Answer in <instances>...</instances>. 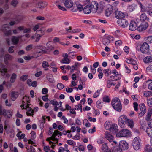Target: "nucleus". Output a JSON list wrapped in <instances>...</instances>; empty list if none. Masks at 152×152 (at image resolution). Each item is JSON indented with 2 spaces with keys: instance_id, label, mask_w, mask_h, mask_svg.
<instances>
[{
  "instance_id": "1",
  "label": "nucleus",
  "mask_w": 152,
  "mask_h": 152,
  "mask_svg": "<svg viewBox=\"0 0 152 152\" xmlns=\"http://www.w3.org/2000/svg\"><path fill=\"white\" fill-rule=\"evenodd\" d=\"M111 104L114 109L116 111L120 112L122 110V105L119 99L118 98L113 99L111 102Z\"/></svg>"
},
{
  "instance_id": "2",
  "label": "nucleus",
  "mask_w": 152,
  "mask_h": 152,
  "mask_svg": "<svg viewBox=\"0 0 152 152\" xmlns=\"http://www.w3.org/2000/svg\"><path fill=\"white\" fill-rule=\"evenodd\" d=\"M131 132L129 130L125 129L121 130L116 134L117 137H121L130 136Z\"/></svg>"
},
{
  "instance_id": "3",
  "label": "nucleus",
  "mask_w": 152,
  "mask_h": 152,
  "mask_svg": "<svg viewBox=\"0 0 152 152\" xmlns=\"http://www.w3.org/2000/svg\"><path fill=\"white\" fill-rule=\"evenodd\" d=\"M141 140L139 137H135L133 140L132 144L135 150H138L140 147Z\"/></svg>"
},
{
  "instance_id": "4",
  "label": "nucleus",
  "mask_w": 152,
  "mask_h": 152,
  "mask_svg": "<svg viewBox=\"0 0 152 152\" xmlns=\"http://www.w3.org/2000/svg\"><path fill=\"white\" fill-rule=\"evenodd\" d=\"M12 114V111L11 110L5 109L0 110V115H4L6 118H10Z\"/></svg>"
},
{
  "instance_id": "5",
  "label": "nucleus",
  "mask_w": 152,
  "mask_h": 152,
  "mask_svg": "<svg viewBox=\"0 0 152 152\" xmlns=\"http://www.w3.org/2000/svg\"><path fill=\"white\" fill-rule=\"evenodd\" d=\"M140 50L143 53H146L149 50V45L146 42H144L141 46Z\"/></svg>"
},
{
  "instance_id": "6",
  "label": "nucleus",
  "mask_w": 152,
  "mask_h": 152,
  "mask_svg": "<svg viewBox=\"0 0 152 152\" xmlns=\"http://www.w3.org/2000/svg\"><path fill=\"white\" fill-rule=\"evenodd\" d=\"M128 119L127 117L125 115H123L121 116L119 118V124L121 127L124 126V125L128 121Z\"/></svg>"
},
{
  "instance_id": "7",
  "label": "nucleus",
  "mask_w": 152,
  "mask_h": 152,
  "mask_svg": "<svg viewBox=\"0 0 152 152\" xmlns=\"http://www.w3.org/2000/svg\"><path fill=\"white\" fill-rule=\"evenodd\" d=\"M30 102L29 97L26 96L22 98V104L21 105V107H25L26 106L27 107H29Z\"/></svg>"
},
{
  "instance_id": "8",
  "label": "nucleus",
  "mask_w": 152,
  "mask_h": 152,
  "mask_svg": "<svg viewBox=\"0 0 152 152\" xmlns=\"http://www.w3.org/2000/svg\"><path fill=\"white\" fill-rule=\"evenodd\" d=\"M90 7L91 8V10L93 13H96L99 11L98 4L96 1H94L91 2L90 5Z\"/></svg>"
},
{
  "instance_id": "9",
  "label": "nucleus",
  "mask_w": 152,
  "mask_h": 152,
  "mask_svg": "<svg viewBox=\"0 0 152 152\" xmlns=\"http://www.w3.org/2000/svg\"><path fill=\"white\" fill-rule=\"evenodd\" d=\"M113 7L110 4H107L105 11V14L106 16H110L113 13Z\"/></svg>"
},
{
  "instance_id": "10",
  "label": "nucleus",
  "mask_w": 152,
  "mask_h": 152,
  "mask_svg": "<svg viewBox=\"0 0 152 152\" xmlns=\"http://www.w3.org/2000/svg\"><path fill=\"white\" fill-rule=\"evenodd\" d=\"M140 112L138 114V116L141 117L144 115L146 113V107L144 104H141L139 105Z\"/></svg>"
},
{
  "instance_id": "11",
  "label": "nucleus",
  "mask_w": 152,
  "mask_h": 152,
  "mask_svg": "<svg viewBox=\"0 0 152 152\" xmlns=\"http://www.w3.org/2000/svg\"><path fill=\"white\" fill-rule=\"evenodd\" d=\"M148 25L147 22L142 23L137 27V30L140 32H142L147 29Z\"/></svg>"
},
{
  "instance_id": "12",
  "label": "nucleus",
  "mask_w": 152,
  "mask_h": 152,
  "mask_svg": "<svg viewBox=\"0 0 152 152\" xmlns=\"http://www.w3.org/2000/svg\"><path fill=\"white\" fill-rule=\"evenodd\" d=\"M118 23L120 26L122 28H125L127 27L128 25V21L124 19L118 20Z\"/></svg>"
},
{
  "instance_id": "13",
  "label": "nucleus",
  "mask_w": 152,
  "mask_h": 152,
  "mask_svg": "<svg viewBox=\"0 0 152 152\" xmlns=\"http://www.w3.org/2000/svg\"><path fill=\"white\" fill-rule=\"evenodd\" d=\"M128 144L126 141L122 140L119 143V148L121 150L127 149L128 148Z\"/></svg>"
},
{
  "instance_id": "14",
  "label": "nucleus",
  "mask_w": 152,
  "mask_h": 152,
  "mask_svg": "<svg viewBox=\"0 0 152 152\" xmlns=\"http://www.w3.org/2000/svg\"><path fill=\"white\" fill-rule=\"evenodd\" d=\"M104 137L110 142H111L114 140V137L107 131L104 133Z\"/></svg>"
},
{
  "instance_id": "15",
  "label": "nucleus",
  "mask_w": 152,
  "mask_h": 152,
  "mask_svg": "<svg viewBox=\"0 0 152 152\" xmlns=\"http://www.w3.org/2000/svg\"><path fill=\"white\" fill-rule=\"evenodd\" d=\"M137 23L134 21H132L130 22L129 26V29L131 31H134L136 29H137Z\"/></svg>"
},
{
  "instance_id": "16",
  "label": "nucleus",
  "mask_w": 152,
  "mask_h": 152,
  "mask_svg": "<svg viewBox=\"0 0 152 152\" xmlns=\"http://www.w3.org/2000/svg\"><path fill=\"white\" fill-rule=\"evenodd\" d=\"M107 4L104 2H100L98 4L99 11L98 12V13H99L102 11L105 6L107 7Z\"/></svg>"
},
{
  "instance_id": "17",
  "label": "nucleus",
  "mask_w": 152,
  "mask_h": 152,
  "mask_svg": "<svg viewBox=\"0 0 152 152\" xmlns=\"http://www.w3.org/2000/svg\"><path fill=\"white\" fill-rule=\"evenodd\" d=\"M42 36V35L38 34L37 32H36L34 35L31 36V39L32 40L35 39V42H38L40 40Z\"/></svg>"
},
{
  "instance_id": "18",
  "label": "nucleus",
  "mask_w": 152,
  "mask_h": 152,
  "mask_svg": "<svg viewBox=\"0 0 152 152\" xmlns=\"http://www.w3.org/2000/svg\"><path fill=\"white\" fill-rule=\"evenodd\" d=\"M35 48L37 50H40L41 51L38 52V53H45L47 52L46 48L43 45H37L36 46Z\"/></svg>"
},
{
  "instance_id": "19",
  "label": "nucleus",
  "mask_w": 152,
  "mask_h": 152,
  "mask_svg": "<svg viewBox=\"0 0 152 152\" xmlns=\"http://www.w3.org/2000/svg\"><path fill=\"white\" fill-rule=\"evenodd\" d=\"M75 5L77 8L76 9H72V11L73 12H76L77 11L80 12L83 10V6L80 4L78 2H75Z\"/></svg>"
},
{
  "instance_id": "20",
  "label": "nucleus",
  "mask_w": 152,
  "mask_h": 152,
  "mask_svg": "<svg viewBox=\"0 0 152 152\" xmlns=\"http://www.w3.org/2000/svg\"><path fill=\"white\" fill-rule=\"evenodd\" d=\"M115 14V17L117 19L122 18L125 16V15L123 13L118 10L116 11Z\"/></svg>"
},
{
  "instance_id": "21",
  "label": "nucleus",
  "mask_w": 152,
  "mask_h": 152,
  "mask_svg": "<svg viewBox=\"0 0 152 152\" xmlns=\"http://www.w3.org/2000/svg\"><path fill=\"white\" fill-rule=\"evenodd\" d=\"M65 6L68 8H70L73 5V2L71 0H66L64 3Z\"/></svg>"
},
{
  "instance_id": "22",
  "label": "nucleus",
  "mask_w": 152,
  "mask_h": 152,
  "mask_svg": "<svg viewBox=\"0 0 152 152\" xmlns=\"http://www.w3.org/2000/svg\"><path fill=\"white\" fill-rule=\"evenodd\" d=\"M118 130V127L117 125L115 124H112L110 127V131L113 134L116 133Z\"/></svg>"
},
{
  "instance_id": "23",
  "label": "nucleus",
  "mask_w": 152,
  "mask_h": 152,
  "mask_svg": "<svg viewBox=\"0 0 152 152\" xmlns=\"http://www.w3.org/2000/svg\"><path fill=\"white\" fill-rule=\"evenodd\" d=\"M113 37L110 36L104 38L103 40V44L105 45L109 44L110 42L111 41L113 40Z\"/></svg>"
},
{
  "instance_id": "24",
  "label": "nucleus",
  "mask_w": 152,
  "mask_h": 152,
  "mask_svg": "<svg viewBox=\"0 0 152 152\" xmlns=\"http://www.w3.org/2000/svg\"><path fill=\"white\" fill-rule=\"evenodd\" d=\"M22 109H26L27 110L26 114L28 116H30L33 115L34 110H32L30 107H27L26 106L25 107H23Z\"/></svg>"
},
{
  "instance_id": "25",
  "label": "nucleus",
  "mask_w": 152,
  "mask_h": 152,
  "mask_svg": "<svg viewBox=\"0 0 152 152\" xmlns=\"http://www.w3.org/2000/svg\"><path fill=\"white\" fill-rule=\"evenodd\" d=\"M83 12L85 14H89L92 11L90 5L86 6L83 9Z\"/></svg>"
},
{
  "instance_id": "26",
  "label": "nucleus",
  "mask_w": 152,
  "mask_h": 152,
  "mask_svg": "<svg viewBox=\"0 0 152 152\" xmlns=\"http://www.w3.org/2000/svg\"><path fill=\"white\" fill-rule=\"evenodd\" d=\"M1 68H0V72L1 73V75L4 76L5 73L7 72V69L6 68L5 65L2 64L1 65Z\"/></svg>"
},
{
  "instance_id": "27",
  "label": "nucleus",
  "mask_w": 152,
  "mask_h": 152,
  "mask_svg": "<svg viewBox=\"0 0 152 152\" xmlns=\"http://www.w3.org/2000/svg\"><path fill=\"white\" fill-rule=\"evenodd\" d=\"M13 58V57L11 55L9 54L5 55L4 58V62L5 64H7L8 63V60H11Z\"/></svg>"
},
{
  "instance_id": "28",
  "label": "nucleus",
  "mask_w": 152,
  "mask_h": 152,
  "mask_svg": "<svg viewBox=\"0 0 152 152\" xmlns=\"http://www.w3.org/2000/svg\"><path fill=\"white\" fill-rule=\"evenodd\" d=\"M143 61L146 64L152 63V56H148L143 59Z\"/></svg>"
},
{
  "instance_id": "29",
  "label": "nucleus",
  "mask_w": 152,
  "mask_h": 152,
  "mask_svg": "<svg viewBox=\"0 0 152 152\" xmlns=\"http://www.w3.org/2000/svg\"><path fill=\"white\" fill-rule=\"evenodd\" d=\"M11 41L14 45L17 44L19 41V38L18 37L13 36L11 38Z\"/></svg>"
},
{
  "instance_id": "30",
  "label": "nucleus",
  "mask_w": 152,
  "mask_h": 152,
  "mask_svg": "<svg viewBox=\"0 0 152 152\" xmlns=\"http://www.w3.org/2000/svg\"><path fill=\"white\" fill-rule=\"evenodd\" d=\"M140 20L141 21H148L149 20V18L147 17L145 13L142 14L140 16Z\"/></svg>"
},
{
  "instance_id": "31",
  "label": "nucleus",
  "mask_w": 152,
  "mask_h": 152,
  "mask_svg": "<svg viewBox=\"0 0 152 152\" xmlns=\"http://www.w3.org/2000/svg\"><path fill=\"white\" fill-rule=\"evenodd\" d=\"M143 96L148 98H150L152 96V92L150 91H145L143 92Z\"/></svg>"
},
{
  "instance_id": "32",
  "label": "nucleus",
  "mask_w": 152,
  "mask_h": 152,
  "mask_svg": "<svg viewBox=\"0 0 152 152\" xmlns=\"http://www.w3.org/2000/svg\"><path fill=\"white\" fill-rule=\"evenodd\" d=\"M126 61L127 63L132 64L133 65H136L137 64L136 61L131 58L126 59Z\"/></svg>"
},
{
  "instance_id": "33",
  "label": "nucleus",
  "mask_w": 152,
  "mask_h": 152,
  "mask_svg": "<svg viewBox=\"0 0 152 152\" xmlns=\"http://www.w3.org/2000/svg\"><path fill=\"white\" fill-rule=\"evenodd\" d=\"M18 92H13L11 93V99L13 101H15L18 97Z\"/></svg>"
},
{
  "instance_id": "34",
  "label": "nucleus",
  "mask_w": 152,
  "mask_h": 152,
  "mask_svg": "<svg viewBox=\"0 0 152 152\" xmlns=\"http://www.w3.org/2000/svg\"><path fill=\"white\" fill-rule=\"evenodd\" d=\"M46 51L48 50L50 51L53 49L54 47L52 45V43L50 42H48L46 43Z\"/></svg>"
},
{
  "instance_id": "35",
  "label": "nucleus",
  "mask_w": 152,
  "mask_h": 152,
  "mask_svg": "<svg viewBox=\"0 0 152 152\" xmlns=\"http://www.w3.org/2000/svg\"><path fill=\"white\" fill-rule=\"evenodd\" d=\"M112 74L114 75H117L118 76V78H115V80H117L120 79L121 77V75L119 74L118 72L116 70H113L112 71Z\"/></svg>"
},
{
  "instance_id": "36",
  "label": "nucleus",
  "mask_w": 152,
  "mask_h": 152,
  "mask_svg": "<svg viewBox=\"0 0 152 152\" xmlns=\"http://www.w3.org/2000/svg\"><path fill=\"white\" fill-rule=\"evenodd\" d=\"M17 76V75L16 74L14 73H13L10 77V82L11 83H14L15 81Z\"/></svg>"
},
{
  "instance_id": "37",
  "label": "nucleus",
  "mask_w": 152,
  "mask_h": 152,
  "mask_svg": "<svg viewBox=\"0 0 152 152\" xmlns=\"http://www.w3.org/2000/svg\"><path fill=\"white\" fill-rule=\"evenodd\" d=\"M140 124H141V128L145 130L146 129H147V125L146 123L142 121H140Z\"/></svg>"
},
{
  "instance_id": "38",
  "label": "nucleus",
  "mask_w": 152,
  "mask_h": 152,
  "mask_svg": "<svg viewBox=\"0 0 152 152\" xmlns=\"http://www.w3.org/2000/svg\"><path fill=\"white\" fill-rule=\"evenodd\" d=\"M47 5V4L46 2H40L38 3V7L39 8H44Z\"/></svg>"
},
{
  "instance_id": "39",
  "label": "nucleus",
  "mask_w": 152,
  "mask_h": 152,
  "mask_svg": "<svg viewBox=\"0 0 152 152\" xmlns=\"http://www.w3.org/2000/svg\"><path fill=\"white\" fill-rule=\"evenodd\" d=\"M111 125H112L111 124L110 122L109 121H106L105 122L104 124V126L106 129H109L110 130V127Z\"/></svg>"
},
{
  "instance_id": "40",
  "label": "nucleus",
  "mask_w": 152,
  "mask_h": 152,
  "mask_svg": "<svg viewBox=\"0 0 152 152\" xmlns=\"http://www.w3.org/2000/svg\"><path fill=\"white\" fill-rule=\"evenodd\" d=\"M71 62V60L69 58H63L61 61V63L63 64H69Z\"/></svg>"
},
{
  "instance_id": "41",
  "label": "nucleus",
  "mask_w": 152,
  "mask_h": 152,
  "mask_svg": "<svg viewBox=\"0 0 152 152\" xmlns=\"http://www.w3.org/2000/svg\"><path fill=\"white\" fill-rule=\"evenodd\" d=\"M42 146L43 147L44 151L46 152H48L50 150V148L49 146L45 145V143L43 142Z\"/></svg>"
},
{
  "instance_id": "42",
  "label": "nucleus",
  "mask_w": 152,
  "mask_h": 152,
  "mask_svg": "<svg viewBox=\"0 0 152 152\" xmlns=\"http://www.w3.org/2000/svg\"><path fill=\"white\" fill-rule=\"evenodd\" d=\"M146 132L149 136L152 137V128L147 127Z\"/></svg>"
},
{
  "instance_id": "43",
  "label": "nucleus",
  "mask_w": 152,
  "mask_h": 152,
  "mask_svg": "<svg viewBox=\"0 0 152 152\" xmlns=\"http://www.w3.org/2000/svg\"><path fill=\"white\" fill-rule=\"evenodd\" d=\"M144 39L145 41L151 43L152 42V36H149L146 37L144 38Z\"/></svg>"
},
{
  "instance_id": "44",
  "label": "nucleus",
  "mask_w": 152,
  "mask_h": 152,
  "mask_svg": "<svg viewBox=\"0 0 152 152\" xmlns=\"http://www.w3.org/2000/svg\"><path fill=\"white\" fill-rule=\"evenodd\" d=\"M79 64L78 63L76 62L75 63V64L72 66V69L70 71L71 73L73 72L74 70H76L78 67Z\"/></svg>"
},
{
  "instance_id": "45",
  "label": "nucleus",
  "mask_w": 152,
  "mask_h": 152,
  "mask_svg": "<svg viewBox=\"0 0 152 152\" xmlns=\"http://www.w3.org/2000/svg\"><path fill=\"white\" fill-rule=\"evenodd\" d=\"M128 125L130 128H133L134 126V123L132 120L128 119V121H127L126 123Z\"/></svg>"
},
{
  "instance_id": "46",
  "label": "nucleus",
  "mask_w": 152,
  "mask_h": 152,
  "mask_svg": "<svg viewBox=\"0 0 152 152\" xmlns=\"http://www.w3.org/2000/svg\"><path fill=\"white\" fill-rule=\"evenodd\" d=\"M48 80L50 83H53L54 82V80L53 78V76L51 75H48L47 77Z\"/></svg>"
},
{
  "instance_id": "47",
  "label": "nucleus",
  "mask_w": 152,
  "mask_h": 152,
  "mask_svg": "<svg viewBox=\"0 0 152 152\" xmlns=\"http://www.w3.org/2000/svg\"><path fill=\"white\" fill-rule=\"evenodd\" d=\"M115 84V83L111 81L108 80L107 81V87L108 88H110L111 86H114Z\"/></svg>"
},
{
  "instance_id": "48",
  "label": "nucleus",
  "mask_w": 152,
  "mask_h": 152,
  "mask_svg": "<svg viewBox=\"0 0 152 152\" xmlns=\"http://www.w3.org/2000/svg\"><path fill=\"white\" fill-rule=\"evenodd\" d=\"M146 101L148 105L150 107H152V96L150 98L147 99Z\"/></svg>"
},
{
  "instance_id": "49",
  "label": "nucleus",
  "mask_w": 152,
  "mask_h": 152,
  "mask_svg": "<svg viewBox=\"0 0 152 152\" xmlns=\"http://www.w3.org/2000/svg\"><path fill=\"white\" fill-rule=\"evenodd\" d=\"M21 132L20 131L17 134V136L18 137L19 139H23L25 137V134H20Z\"/></svg>"
},
{
  "instance_id": "50",
  "label": "nucleus",
  "mask_w": 152,
  "mask_h": 152,
  "mask_svg": "<svg viewBox=\"0 0 152 152\" xmlns=\"http://www.w3.org/2000/svg\"><path fill=\"white\" fill-rule=\"evenodd\" d=\"M56 5L58 7V9L61 11H66V9L63 6L59 4H57Z\"/></svg>"
},
{
  "instance_id": "51",
  "label": "nucleus",
  "mask_w": 152,
  "mask_h": 152,
  "mask_svg": "<svg viewBox=\"0 0 152 152\" xmlns=\"http://www.w3.org/2000/svg\"><path fill=\"white\" fill-rule=\"evenodd\" d=\"M28 77V75H23L20 78V80L22 81H25Z\"/></svg>"
},
{
  "instance_id": "52",
  "label": "nucleus",
  "mask_w": 152,
  "mask_h": 152,
  "mask_svg": "<svg viewBox=\"0 0 152 152\" xmlns=\"http://www.w3.org/2000/svg\"><path fill=\"white\" fill-rule=\"evenodd\" d=\"M84 122H86V124H85L86 126V127H89L90 126L91 124L89 123L88 120L86 119H85L83 121V124H84Z\"/></svg>"
},
{
  "instance_id": "53",
  "label": "nucleus",
  "mask_w": 152,
  "mask_h": 152,
  "mask_svg": "<svg viewBox=\"0 0 152 152\" xmlns=\"http://www.w3.org/2000/svg\"><path fill=\"white\" fill-rule=\"evenodd\" d=\"M49 66V64L46 61H43L42 63V66L44 68H45Z\"/></svg>"
},
{
  "instance_id": "54",
  "label": "nucleus",
  "mask_w": 152,
  "mask_h": 152,
  "mask_svg": "<svg viewBox=\"0 0 152 152\" xmlns=\"http://www.w3.org/2000/svg\"><path fill=\"white\" fill-rule=\"evenodd\" d=\"M80 138V135L79 133H77L76 135L73 136L72 139L74 140H77Z\"/></svg>"
},
{
  "instance_id": "55",
  "label": "nucleus",
  "mask_w": 152,
  "mask_h": 152,
  "mask_svg": "<svg viewBox=\"0 0 152 152\" xmlns=\"http://www.w3.org/2000/svg\"><path fill=\"white\" fill-rule=\"evenodd\" d=\"M19 23V22L17 20H12L9 23V25L11 26H12L15 24H17Z\"/></svg>"
},
{
  "instance_id": "56",
  "label": "nucleus",
  "mask_w": 152,
  "mask_h": 152,
  "mask_svg": "<svg viewBox=\"0 0 152 152\" xmlns=\"http://www.w3.org/2000/svg\"><path fill=\"white\" fill-rule=\"evenodd\" d=\"M50 103L53 105L56 106L59 105V103L56 101L55 100H51L50 101Z\"/></svg>"
},
{
  "instance_id": "57",
  "label": "nucleus",
  "mask_w": 152,
  "mask_h": 152,
  "mask_svg": "<svg viewBox=\"0 0 152 152\" xmlns=\"http://www.w3.org/2000/svg\"><path fill=\"white\" fill-rule=\"evenodd\" d=\"M145 151L146 152H151L152 149L151 146L150 145H146L145 148Z\"/></svg>"
},
{
  "instance_id": "58",
  "label": "nucleus",
  "mask_w": 152,
  "mask_h": 152,
  "mask_svg": "<svg viewBox=\"0 0 152 152\" xmlns=\"http://www.w3.org/2000/svg\"><path fill=\"white\" fill-rule=\"evenodd\" d=\"M18 3V1L15 0H12L11 2V4L14 7L16 6L17 4Z\"/></svg>"
},
{
  "instance_id": "59",
  "label": "nucleus",
  "mask_w": 152,
  "mask_h": 152,
  "mask_svg": "<svg viewBox=\"0 0 152 152\" xmlns=\"http://www.w3.org/2000/svg\"><path fill=\"white\" fill-rule=\"evenodd\" d=\"M4 32L5 35L6 36L11 35L12 34V31L11 30H9L6 31H4Z\"/></svg>"
},
{
  "instance_id": "60",
  "label": "nucleus",
  "mask_w": 152,
  "mask_h": 152,
  "mask_svg": "<svg viewBox=\"0 0 152 152\" xmlns=\"http://www.w3.org/2000/svg\"><path fill=\"white\" fill-rule=\"evenodd\" d=\"M58 88L59 90H61L64 88V86L61 83H59L57 85Z\"/></svg>"
},
{
  "instance_id": "61",
  "label": "nucleus",
  "mask_w": 152,
  "mask_h": 152,
  "mask_svg": "<svg viewBox=\"0 0 152 152\" xmlns=\"http://www.w3.org/2000/svg\"><path fill=\"white\" fill-rule=\"evenodd\" d=\"M14 46H11L8 49V52L10 53H13L14 52Z\"/></svg>"
},
{
  "instance_id": "62",
  "label": "nucleus",
  "mask_w": 152,
  "mask_h": 152,
  "mask_svg": "<svg viewBox=\"0 0 152 152\" xmlns=\"http://www.w3.org/2000/svg\"><path fill=\"white\" fill-rule=\"evenodd\" d=\"M10 28L9 25L8 24H5L3 25L2 27L1 30L4 31L6 28Z\"/></svg>"
},
{
  "instance_id": "63",
  "label": "nucleus",
  "mask_w": 152,
  "mask_h": 152,
  "mask_svg": "<svg viewBox=\"0 0 152 152\" xmlns=\"http://www.w3.org/2000/svg\"><path fill=\"white\" fill-rule=\"evenodd\" d=\"M53 135H54V136L55 137L56 136H57L58 135H61V132H59L58 130H56L54 131L53 133Z\"/></svg>"
},
{
  "instance_id": "64",
  "label": "nucleus",
  "mask_w": 152,
  "mask_h": 152,
  "mask_svg": "<svg viewBox=\"0 0 152 152\" xmlns=\"http://www.w3.org/2000/svg\"><path fill=\"white\" fill-rule=\"evenodd\" d=\"M134 108L135 110L137 111L138 110V104L136 102L133 103Z\"/></svg>"
}]
</instances>
